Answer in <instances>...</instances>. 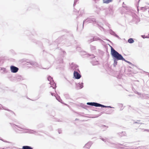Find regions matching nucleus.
Wrapping results in <instances>:
<instances>
[{"label": "nucleus", "instance_id": "1", "mask_svg": "<svg viewBox=\"0 0 149 149\" xmlns=\"http://www.w3.org/2000/svg\"><path fill=\"white\" fill-rule=\"evenodd\" d=\"M111 54L112 56L118 60H122L124 59L122 56L115 50L112 47L111 48Z\"/></svg>", "mask_w": 149, "mask_h": 149}, {"label": "nucleus", "instance_id": "2", "mask_svg": "<svg viewBox=\"0 0 149 149\" xmlns=\"http://www.w3.org/2000/svg\"><path fill=\"white\" fill-rule=\"evenodd\" d=\"M10 69L11 72L13 73L17 72L19 70V68H18L13 66H11Z\"/></svg>", "mask_w": 149, "mask_h": 149}, {"label": "nucleus", "instance_id": "3", "mask_svg": "<svg viewBox=\"0 0 149 149\" xmlns=\"http://www.w3.org/2000/svg\"><path fill=\"white\" fill-rule=\"evenodd\" d=\"M74 75L77 79H79L81 77V75L77 72L74 71Z\"/></svg>", "mask_w": 149, "mask_h": 149}, {"label": "nucleus", "instance_id": "4", "mask_svg": "<svg viewBox=\"0 0 149 149\" xmlns=\"http://www.w3.org/2000/svg\"><path fill=\"white\" fill-rule=\"evenodd\" d=\"M92 143L91 142H88L86 143L84 146V148L85 149H89L91 146Z\"/></svg>", "mask_w": 149, "mask_h": 149}, {"label": "nucleus", "instance_id": "5", "mask_svg": "<svg viewBox=\"0 0 149 149\" xmlns=\"http://www.w3.org/2000/svg\"><path fill=\"white\" fill-rule=\"evenodd\" d=\"M87 104L91 106H93L97 107V103L95 102H88Z\"/></svg>", "mask_w": 149, "mask_h": 149}, {"label": "nucleus", "instance_id": "6", "mask_svg": "<svg viewBox=\"0 0 149 149\" xmlns=\"http://www.w3.org/2000/svg\"><path fill=\"white\" fill-rule=\"evenodd\" d=\"M22 149H33V148L29 146H24L22 147Z\"/></svg>", "mask_w": 149, "mask_h": 149}, {"label": "nucleus", "instance_id": "7", "mask_svg": "<svg viewBox=\"0 0 149 149\" xmlns=\"http://www.w3.org/2000/svg\"><path fill=\"white\" fill-rule=\"evenodd\" d=\"M112 1V0H103V3H108Z\"/></svg>", "mask_w": 149, "mask_h": 149}, {"label": "nucleus", "instance_id": "8", "mask_svg": "<svg viewBox=\"0 0 149 149\" xmlns=\"http://www.w3.org/2000/svg\"><path fill=\"white\" fill-rule=\"evenodd\" d=\"M107 107L106 106H105L103 105H102V104H98V103H97V107Z\"/></svg>", "mask_w": 149, "mask_h": 149}, {"label": "nucleus", "instance_id": "9", "mask_svg": "<svg viewBox=\"0 0 149 149\" xmlns=\"http://www.w3.org/2000/svg\"><path fill=\"white\" fill-rule=\"evenodd\" d=\"M128 42L130 43H132L134 42V40L132 38H130L128 40Z\"/></svg>", "mask_w": 149, "mask_h": 149}, {"label": "nucleus", "instance_id": "10", "mask_svg": "<svg viewBox=\"0 0 149 149\" xmlns=\"http://www.w3.org/2000/svg\"><path fill=\"white\" fill-rule=\"evenodd\" d=\"M47 79H48V80L49 81H52V78L51 77H48L47 78ZM51 83V81H50V84Z\"/></svg>", "mask_w": 149, "mask_h": 149}, {"label": "nucleus", "instance_id": "11", "mask_svg": "<svg viewBox=\"0 0 149 149\" xmlns=\"http://www.w3.org/2000/svg\"><path fill=\"white\" fill-rule=\"evenodd\" d=\"M123 61H125V62H126L130 64H131V63L130 62L128 61H127L125 60L124 58V59H123L122 60Z\"/></svg>", "mask_w": 149, "mask_h": 149}, {"label": "nucleus", "instance_id": "12", "mask_svg": "<svg viewBox=\"0 0 149 149\" xmlns=\"http://www.w3.org/2000/svg\"><path fill=\"white\" fill-rule=\"evenodd\" d=\"M52 90L53 91H55V89H54V88H52Z\"/></svg>", "mask_w": 149, "mask_h": 149}, {"label": "nucleus", "instance_id": "13", "mask_svg": "<svg viewBox=\"0 0 149 149\" xmlns=\"http://www.w3.org/2000/svg\"><path fill=\"white\" fill-rule=\"evenodd\" d=\"M51 94L52 96L54 95V93H51Z\"/></svg>", "mask_w": 149, "mask_h": 149}, {"label": "nucleus", "instance_id": "14", "mask_svg": "<svg viewBox=\"0 0 149 149\" xmlns=\"http://www.w3.org/2000/svg\"><path fill=\"white\" fill-rule=\"evenodd\" d=\"M117 62H116V64H117Z\"/></svg>", "mask_w": 149, "mask_h": 149}]
</instances>
